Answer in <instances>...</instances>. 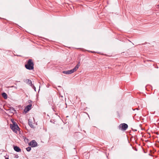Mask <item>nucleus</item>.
Masks as SVG:
<instances>
[{
	"label": "nucleus",
	"instance_id": "ddd939ff",
	"mask_svg": "<svg viewBox=\"0 0 159 159\" xmlns=\"http://www.w3.org/2000/svg\"><path fill=\"white\" fill-rule=\"evenodd\" d=\"M10 87V88H15V89H17V87L15 86H11L10 87Z\"/></svg>",
	"mask_w": 159,
	"mask_h": 159
},
{
	"label": "nucleus",
	"instance_id": "6ab92c4d",
	"mask_svg": "<svg viewBox=\"0 0 159 159\" xmlns=\"http://www.w3.org/2000/svg\"><path fill=\"white\" fill-rule=\"evenodd\" d=\"M158 7H159V5H158Z\"/></svg>",
	"mask_w": 159,
	"mask_h": 159
},
{
	"label": "nucleus",
	"instance_id": "f257e3e1",
	"mask_svg": "<svg viewBox=\"0 0 159 159\" xmlns=\"http://www.w3.org/2000/svg\"><path fill=\"white\" fill-rule=\"evenodd\" d=\"M25 67L28 70H33L34 69V63L32 60L31 59H29L27 64L25 65Z\"/></svg>",
	"mask_w": 159,
	"mask_h": 159
},
{
	"label": "nucleus",
	"instance_id": "9b49d317",
	"mask_svg": "<svg viewBox=\"0 0 159 159\" xmlns=\"http://www.w3.org/2000/svg\"><path fill=\"white\" fill-rule=\"evenodd\" d=\"M28 124L32 128H34V126L33 125L32 122H30L29 121V120Z\"/></svg>",
	"mask_w": 159,
	"mask_h": 159
},
{
	"label": "nucleus",
	"instance_id": "39448f33",
	"mask_svg": "<svg viewBox=\"0 0 159 159\" xmlns=\"http://www.w3.org/2000/svg\"><path fill=\"white\" fill-rule=\"evenodd\" d=\"M29 145L32 147H35L37 146V143L35 140H33L29 143Z\"/></svg>",
	"mask_w": 159,
	"mask_h": 159
},
{
	"label": "nucleus",
	"instance_id": "1a4fd4ad",
	"mask_svg": "<svg viewBox=\"0 0 159 159\" xmlns=\"http://www.w3.org/2000/svg\"><path fill=\"white\" fill-rule=\"evenodd\" d=\"M80 66V62L79 61L77 64L74 68V69H75L76 71L77 70V69H78L79 67Z\"/></svg>",
	"mask_w": 159,
	"mask_h": 159
},
{
	"label": "nucleus",
	"instance_id": "0eeeda50",
	"mask_svg": "<svg viewBox=\"0 0 159 159\" xmlns=\"http://www.w3.org/2000/svg\"><path fill=\"white\" fill-rule=\"evenodd\" d=\"M31 104H30L28 105L25 108V109L24 110V111L25 112V113L27 112L31 109Z\"/></svg>",
	"mask_w": 159,
	"mask_h": 159
},
{
	"label": "nucleus",
	"instance_id": "9d476101",
	"mask_svg": "<svg viewBox=\"0 0 159 159\" xmlns=\"http://www.w3.org/2000/svg\"><path fill=\"white\" fill-rule=\"evenodd\" d=\"M2 95L5 99H7V94L5 93H2Z\"/></svg>",
	"mask_w": 159,
	"mask_h": 159
},
{
	"label": "nucleus",
	"instance_id": "7ed1b4c3",
	"mask_svg": "<svg viewBox=\"0 0 159 159\" xmlns=\"http://www.w3.org/2000/svg\"><path fill=\"white\" fill-rule=\"evenodd\" d=\"M10 127L11 129L15 133H16L20 129L19 126L15 122L13 123V125H11Z\"/></svg>",
	"mask_w": 159,
	"mask_h": 159
},
{
	"label": "nucleus",
	"instance_id": "6e6552de",
	"mask_svg": "<svg viewBox=\"0 0 159 159\" xmlns=\"http://www.w3.org/2000/svg\"><path fill=\"white\" fill-rule=\"evenodd\" d=\"M14 149L15 151L17 152H21V149L18 147H17V146H14Z\"/></svg>",
	"mask_w": 159,
	"mask_h": 159
},
{
	"label": "nucleus",
	"instance_id": "f03ea898",
	"mask_svg": "<svg viewBox=\"0 0 159 159\" xmlns=\"http://www.w3.org/2000/svg\"><path fill=\"white\" fill-rule=\"evenodd\" d=\"M128 127V125L125 123L120 124L118 126L119 129L121 130L125 131Z\"/></svg>",
	"mask_w": 159,
	"mask_h": 159
},
{
	"label": "nucleus",
	"instance_id": "a211bd4d",
	"mask_svg": "<svg viewBox=\"0 0 159 159\" xmlns=\"http://www.w3.org/2000/svg\"><path fill=\"white\" fill-rule=\"evenodd\" d=\"M59 87H61L60 86H58Z\"/></svg>",
	"mask_w": 159,
	"mask_h": 159
},
{
	"label": "nucleus",
	"instance_id": "dca6fc26",
	"mask_svg": "<svg viewBox=\"0 0 159 159\" xmlns=\"http://www.w3.org/2000/svg\"><path fill=\"white\" fill-rule=\"evenodd\" d=\"M90 52H92V53H94V52H92V51H90Z\"/></svg>",
	"mask_w": 159,
	"mask_h": 159
},
{
	"label": "nucleus",
	"instance_id": "4468645a",
	"mask_svg": "<svg viewBox=\"0 0 159 159\" xmlns=\"http://www.w3.org/2000/svg\"><path fill=\"white\" fill-rule=\"evenodd\" d=\"M18 157H19V156H18L17 155H16L15 156V158H18Z\"/></svg>",
	"mask_w": 159,
	"mask_h": 159
},
{
	"label": "nucleus",
	"instance_id": "f3484780",
	"mask_svg": "<svg viewBox=\"0 0 159 159\" xmlns=\"http://www.w3.org/2000/svg\"><path fill=\"white\" fill-rule=\"evenodd\" d=\"M5 159H9L8 158H6Z\"/></svg>",
	"mask_w": 159,
	"mask_h": 159
},
{
	"label": "nucleus",
	"instance_id": "20e7f679",
	"mask_svg": "<svg viewBox=\"0 0 159 159\" xmlns=\"http://www.w3.org/2000/svg\"><path fill=\"white\" fill-rule=\"evenodd\" d=\"M75 71L76 70L74 68L71 70H68L67 71H63L62 72L63 73L66 74H70L74 73Z\"/></svg>",
	"mask_w": 159,
	"mask_h": 159
},
{
	"label": "nucleus",
	"instance_id": "423d86ee",
	"mask_svg": "<svg viewBox=\"0 0 159 159\" xmlns=\"http://www.w3.org/2000/svg\"><path fill=\"white\" fill-rule=\"evenodd\" d=\"M27 81V83L30 86H31L32 87H33L35 91H36V88L32 84L31 81L29 79H26Z\"/></svg>",
	"mask_w": 159,
	"mask_h": 159
},
{
	"label": "nucleus",
	"instance_id": "2eb2a0df",
	"mask_svg": "<svg viewBox=\"0 0 159 159\" xmlns=\"http://www.w3.org/2000/svg\"><path fill=\"white\" fill-rule=\"evenodd\" d=\"M12 110H14V111H15V110H14V108H12Z\"/></svg>",
	"mask_w": 159,
	"mask_h": 159
},
{
	"label": "nucleus",
	"instance_id": "f8f14e48",
	"mask_svg": "<svg viewBox=\"0 0 159 159\" xmlns=\"http://www.w3.org/2000/svg\"><path fill=\"white\" fill-rule=\"evenodd\" d=\"M26 150L28 152H30L31 150V148L30 147H28L26 148Z\"/></svg>",
	"mask_w": 159,
	"mask_h": 159
}]
</instances>
